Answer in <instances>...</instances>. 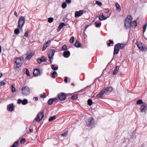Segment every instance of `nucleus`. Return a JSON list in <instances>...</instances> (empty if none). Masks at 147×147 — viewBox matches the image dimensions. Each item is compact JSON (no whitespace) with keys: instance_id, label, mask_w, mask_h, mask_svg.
I'll return each instance as SVG.
<instances>
[{"instance_id":"e433bc0d","label":"nucleus","mask_w":147,"mask_h":147,"mask_svg":"<svg viewBox=\"0 0 147 147\" xmlns=\"http://www.w3.org/2000/svg\"><path fill=\"white\" fill-rule=\"evenodd\" d=\"M57 74V73L56 71H54L52 74V77L53 78H55V75Z\"/></svg>"},{"instance_id":"49530a36","label":"nucleus","mask_w":147,"mask_h":147,"mask_svg":"<svg viewBox=\"0 0 147 147\" xmlns=\"http://www.w3.org/2000/svg\"><path fill=\"white\" fill-rule=\"evenodd\" d=\"M29 31L28 30H27L25 33L24 36H26V37H28V34H29Z\"/></svg>"},{"instance_id":"f704fd0d","label":"nucleus","mask_w":147,"mask_h":147,"mask_svg":"<svg viewBox=\"0 0 147 147\" xmlns=\"http://www.w3.org/2000/svg\"><path fill=\"white\" fill-rule=\"evenodd\" d=\"M28 103V100L27 99H25L23 101H22V103L23 105H25Z\"/></svg>"},{"instance_id":"ea45409f","label":"nucleus","mask_w":147,"mask_h":147,"mask_svg":"<svg viewBox=\"0 0 147 147\" xmlns=\"http://www.w3.org/2000/svg\"><path fill=\"white\" fill-rule=\"evenodd\" d=\"M51 68L52 69H53L54 70H57L58 68V66H55V67L54 65H52L51 66Z\"/></svg>"},{"instance_id":"ddd939ff","label":"nucleus","mask_w":147,"mask_h":147,"mask_svg":"<svg viewBox=\"0 0 147 147\" xmlns=\"http://www.w3.org/2000/svg\"><path fill=\"white\" fill-rule=\"evenodd\" d=\"M58 97L61 100H64V93H60L58 94Z\"/></svg>"},{"instance_id":"a211bd4d","label":"nucleus","mask_w":147,"mask_h":147,"mask_svg":"<svg viewBox=\"0 0 147 147\" xmlns=\"http://www.w3.org/2000/svg\"><path fill=\"white\" fill-rule=\"evenodd\" d=\"M112 87L110 86L109 87H107L105 88L104 89L106 93H107L108 92H111L113 90Z\"/></svg>"},{"instance_id":"f3484780","label":"nucleus","mask_w":147,"mask_h":147,"mask_svg":"<svg viewBox=\"0 0 147 147\" xmlns=\"http://www.w3.org/2000/svg\"><path fill=\"white\" fill-rule=\"evenodd\" d=\"M119 51V49L117 48V47L115 45L114 47L113 55H114L115 54H117L118 53Z\"/></svg>"},{"instance_id":"72a5a7b5","label":"nucleus","mask_w":147,"mask_h":147,"mask_svg":"<svg viewBox=\"0 0 147 147\" xmlns=\"http://www.w3.org/2000/svg\"><path fill=\"white\" fill-rule=\"evenodd\" d=\"M56 118V117L55 116L50 117L49 119V121H51L55 120Z\"/></svg>"},{"instance_id":"9d476101","label":"nucleus","mask_w":147,"mask_h":147,"mask_svg":"<svg viewBox=\"0 0 147 147\" xmlns=\"http://www.w3.org/2000/svg\"><path fill=\"white\" fill-rule=\"evenodd\" d=\"M83 13V11L81 10L76 11L75 13V17H79L82 15Z\"/></svg>"},{"instance_id":"39448f33","label":"nucleus","mask_w":147,"mask_h":147,"mask_svg":"<svg viewBox=\"0 0 147 147\" xmlns=\"http://www.w3.org/2000/svg\"><path fill=\"white\" fill-rule=\"evenodd\" d=\"M140 109L141 112H144L146 113V110H147V104L146 103L144 102L143 104L141 105Z\"/></svg>"},{"instance_id":"6ab92c4d","label":"nucleus","mask_w":147,"mask_h":147,"mask_svg":"<svg viewBox=\"0 0 147 147\" xmlns=\"http://www.w3.org/2000/svg\"><path fill=\"white\" fill-rule=\"evenodd\" d=\"M139 50L142 51H146L147 50V47L145 45L142 46L139 49Z\"/></svg>"},{"instance_id":"f257e3e1","label":"nucleus","mask_w":147,"mask_h":147,"mask_svg":"<svg viewBox=\"0 0 147 147\" xmlns=\"http://www.w3.org/2000/svg\"><path fill=\"white\" fill-rule=\"evenodd\" d=\"M25 22V18L24 17L21 16L19 18L18 28L21 30L23 26L24 25Z\"/></svg>"},{"instance_id":"c756f323","label":"nucleus","mask_w":147,"mask_h":147,"mask_svg":"<svg viewBox=\"0 0 147 147\" xmlns=\"http://www.w3.org/2000/svg\"><path fill=\"white\" fill-rule=\"evenodd\" d=\"M24 72L26 73L27 75L28 76H30V75L29 74V71L26 68H25L24 70Z\"/></svg>"},{"instance_id":"20e7f679","label":"nucleus","mask_w":147,"mask_h":147,"mask_svg":"<svg viewBox=\"0 0 147 147\" xmlns=\"http://www.w3.org/2000/svg\"><path fill=\"white\" fill-rule=\"evenodd\" d=\"M55 52V51L54 49H52L49 51L48 56L51 63H52V61L53 58V57L54 56Z\"/></svg>"},{"instance_id":"423d86ee","label":"nucleus","mask_w":147,"mask_h":147,"mask_svg":"<svg viewBox=\"0 0 147 147\" xmlns=\"http://www.w3.org/2000/svg\"><path fill=\"white\" fill-rule=\"evenodd\" d=\"M44 117L43 113L41 112H39L35 120L38 122H39Z\"/></svg>"},{"instance_id":"4be33fe9","label":"nucleus","mask_w":147,"mask_h":147,"mask_svg":"<svg viewBox=\"0 0 147 147\" xmlns=\"http://www.w3.org/2000/svg\"><path fill=\"white\" fill-rule=\"evenodd\" d=\"M70 53L69 51L66 50L65 51V57L68 58L70 55Z\"/></svg>"},{"instance_id":"f8f14e48","label":"nucleus","mask_w":147,"mask_h":147,"mask_svg":"<svg viewBox=\"0 0 147 147\" xmlns=\"http://www.w3.org/2000/svg\"><path fill=\"white\" fill-rule=\"evenodd\" d=\"M116 47L119 49V50L120 49H122L125 46V45L124 44L118 43L115 45Z\"/></svg>"},{"instance_id":"0e129e2a","label":"nucleus","mask_w":147,"mask_h":147,"mask_svg":"<svg viewBox=\"0 0 147 147\" xmlns=\"http://www.w3.org/2000/svg\"><path fill=\"white\" fill-rule=\"evenodd\" d=\"M53 101H57L58 100V99L57 98H55L53 99Z\"/></svg>"},{"instance_id":"393cba45","label":"nucleus","mask_w":147,"mask_h":147,"mask_svg":"<svg viewBox=\"0 0 147 147\" xmlns=\"http://www.w3.org/2000/svg\"><path fill=\"white\" fill-rule=\"evenodd\" d=\"M78 94H75L72 95L71 97V98L73 100H75L78 98Z\"/></svg>"},{"instance_id":"c9c22d12","label":"nucleus","mask_w":147,"mask_h":147,"mask_svg":"<svg viewBox=\"0 0 147 147\" xmlns=\"http://www.w3.org/2000/svg\"><path fill=\"white\" fill-rule=\"evenodd\" d=\"M19 142L17 141L14 143L11 147H16L18 145Z\"/></svg>"},{"instance_id":"37998d69","label":"nucleus","mask_w":147,"mask_h":147,"mask_svg":"<svg viewBox=\"0 0 147 147\" xmlns=\"http://www.w3.org/2000/svg\"><path fill=\"white\" fill-rule=\"evenodd\" d=\"M96 3L99 6H101L102 5V3L101 2H100L98 1H96Z\"/></svg>"},{"instance_id":"3c124183","label":"nucleus","mask_w":147,"mask_h":147,"mask_svg":"<svg viewBox=\"0 0 147 147\" xmlns=\"http://www.w3.org/2000/svg\"><path fill=\"white\" fill-rule=\"evenodd\" d=\"M109 11V9L108 8L105 9V12L106 13H108Z\"/></svg>"},{"instance_id":"a19ab883","label":"nucleus","mask_w":147,"mask_h":147,"mask_svg":"<svg viewBox=\"0 0 147 147\" xmlns=\"http://www.w3.org/2000/svg\"><path fill=\"white\" fill-rule=\"evenodd\" d=\"M136 136L135 134H133L132 135H130L129 139H134L136 138Z\"/></svg>"},{"instance_id":"412c9836","label":"nucleus","mask_w":147,"mask_h":147,"mask_svg":"<svg viewBox=\"0 0 147 147\" xmlns=\"http://www.w3.org/2000/svg\"><path fill=\"white\" fill-rule=\"evenodd\" d=\"M64 26V23H61L59 25L57 29L58 32H59L63 28Z\"/></svg>"},{"instance_id":"79ce46f5","label":"nucleus","mask_w":147,"mask_h":147,"mask_svg":"<svg viewBox=\"0 0 147 147\" xmlns=\"http://www.w3.org/2000/svg\"><path fill=\"white\" fill-rule=\"evenodd\" d=\"M53 20V18H48V22L49 23L52 22Z\"/></svg>"},{"instance_id":"1a4fd4ad","label":"nucleus","mask_w":147,"mask_h":147,"mask_svg":"<svg viewBox=\"0 0 147 147\" xmlns=\"http://www.w3.org/2000/svg\"><path fill=\"white\" fill-rule=\"evenodd\" d=\"M132 22L130 20L128 21V20L125 19L124 20V26L126 28H131L132 25H131Z\"/></svg>"},{"instance_id":"7ed1b4c3","label":"nucleus","mask_w":147,"mask_h":147,"mask_svg":"<svg viewBox=\"0 0 147 147\" xmlns=\"http://www.w3.org/2000/svg\"><path fill=\"white\" fill-rule=\"evenodd\" d=\"M21 57L17 58L15 61V63L16 64V67L15 68H19L21 66L22 59Z\"/></svg>"},{"instance_id":"6e6552de","label":"nucleus","mask_w":147,"mask_h":147,"mask_svg":"<svg viewBox=\"0 0 147 147\" xmlns=\"http://www.w3.org/2000/svg\"><path fill=\"white\" fill-rule=\"evenodd\" d=\"M108 93H106L104 89L102 90L96 95V98H102V95L104 94H107Z\"/></svg>"},{"instance_id":"c03bdc74","label":"nucleus","mask_w":147,"mask_h":147,"mask_svg":"<svg viewBox=\"0 0 147 147\" xmlns=\"http://www.w3.org/2000/svg\"><path fill=\"white\" fill-rule=\"evenodd\" d=\"M53 100L52 98L50 99L48 101V103L49 105H51L53 102Z\"/></svg>"},{"instance_id":"de8ad7c7","label":"nucleus","mask_w":147,"mask_h":147,"mask_svg":"<svg viewBox=\"0 0 147 147\" xmlns=\"http://www.w3.org/2000/svg\"><path fill=\"white\" fill-rule=\"evenodd\" d=\"M40 96L42 98H45L46 97V94L45 93H44L43 94L40 95Z\"/></svg>"},{"instance_id":"bb28decb","label":"nucleus","mask_w":147,"mask_h":147,"mask_svg":"<svg viewBox=\"0 0 147 147\" xmlns=\"http://www.w3.org/2000/svg\"><path fill=\"white\" fill-rule=\"evenodd\" d=\"M93 103V102L91 99H89L87 100V104L89 106L91 105Z\"/></svg>"},{"instance_id":"13d9d810","label":"nucleus","mask_w":147,"mask_h":147,"mask_svg":"<svg viewBox=\"0 0 147 147\" xmlns=\"http://www.w3.org/2000/svg\"><path fill=\"white\" fill-rule=\"evenodd\" d=\"M22 102V100H21V99H19L18 100V104H20L21 102Z\"/></svg>"},{"instance_id":"0eeeda50","label":"nucleus","mask_w":147,"mask_h":147,"mask_svg":"<svg viewBox=\"0 0 147 147\" xmlns=\"http://www.w3.org/2000/svg\"><path fill=\"white\" fill-rule=\"evenodd\" d=\"M86 124L89 127L93 125L94 123V119L91 117L88 118V120L86 122Z\"/></svg>"},{"instance_id":"4468645a","label":"nucleus","mask_w":147,"mask_h":147,"mask_svg":"<svg viewBox=\"0 0 147 147\" xmlns=\"http://www.w3.org/2000/svg\"><path fill=\"white\" fill-rule=\"evenodd\" d=\"M120 66L119 65H116L113 71V74L114 75H116L118 72V70L119 69Z\"/></svg>"},{"instance_id":"69168bd1","label":"nucleus","mask_w":147,"mask_h":147,"mask_svg":"<svg viewBox=\"0 0 147 147\" xmlns=\"http://www.w3.org/2000/svg\"><path fill=\"white\" fill-rule=\"evenodd\" d=\"M62 7L63 9L64 8V2L62 4Z\"/></svg>"},{"instance_id":"2f4dec72","label":"nucleus","mask_w":147,"mask_h":147,"mask_svg":"<svg viewBox=\"0 0 147 147\" xmlns=\"http://www.w3.org/2000/svg\"><path fill=\"white\" fill-rule=\"evenodd\" d=\"M94 24H96L95 27L97 28H98L100 27L101 24V22L97 23V22H95L94 23Z\"/></svg>"},{"instance_id":"dca6fc26","label":"nucleus","mask_w":147,"mask_h":147,"mask_svg":"<svg viewBox=\"0 0 147 147\" xmlns=\"http://www.w3.org/2000/svg\"><path fill=\"white\" fill-rule=\"evenodd\" d=\"M107 17H105L102 13H101L99 17V20H105L107 19Z\"/></svg>"},{"instance_id":"338daca9","label":"nucleus","mask_w":147,"mask_h":147,"mask_svg":"<svg viewBox=\"0 0 147 147\" xmlns=\"http://www.w3.org/2000/svg\"><path fill=\"white\" fill-rule=\"evenodd\" d=\"M14 15L16 17H18V14H17V12H16V11L15 12Z\"/></svg>"},{"instance_id":"7c9ffc66","label":"nucleus","mask_w":147,"mask_h":147,"mask_svg":"<svg viewBox=\"0 0 147 147\" xmlns=\"http://www.w3.org/2000/svg\"><path fill=\"white\" fill-rule=\"evenodd\" d=\"M131 25L132 26H134V28H135L137 26V22L136 21L134 20L132 22Z\"/></svg>"},{"instance_id":"4c0bfd02","label":"nucleus","mask_w":147,"mask_h":147,"mask_svg":"<svg viewBox=\"0 0 147 147\" xmlns=\"http://www.w3.org/2000/svg\"><path fill=\"white\" fill-rule=\"evenodd\" d=\"M109 42L107 43V45L108 46H110L111 44H113L114 43V42L113 40H109Z\"/></svg>"},{"instance_id":"aec40b11","label":"nucleus","mask_w":147,"mask_h":147,"mask_svg":"<svg viewBox=\"0 0 147 147\" xmlns=\"http://www.w3.org/2000/svg\"><path fill=\"white\" fill-rule=\"evenodd\" d=\"M74 45L76 47L79 48L81 47V44L79 42L78 40H76L75 43Z\"/></svg>"},{"instance_id":"a878e982","label":"nucleus","mask_w":147,"mask_h":147,"mask_svg":"<svg viewBox=\"0 0 147 147\" xmlns=\"http://www.w3.org/2000/svg\"><path fill=\"white\" fill-rule=\"evenodd\" d=\"M143 103V100L142 99H139L137 101L136 104L138 105H142Z\"/></svg>"},{"instance_id":"c85d7f7f","label":"nucleus","mask_w":147,"mask_h":147,"mask_svg":"<svg viewBox=\"0 0 147 147\" xmlns=\"http://www.w3.org/2000/svg\"><path fill=\"white\" fill-rule=\"evenodd\" d=\"M19 28H16L14 30V33L17 35L18 34L20 33V30Z\"/></svg>"},{"instance_id":"bf43d9fd","label":"nucleus","mask_w":147,"mask_h":147,"mask_svg":"<svg viewBox=\"0 0 147 147\" xmlns=\"http://www.w3.org/2000/svg\"><path fill=\"white\" fill-rule=\"evenodd\" d=\"M147 27V23H146L144 26L143 27V28L144 29H146Z\"/></svg>"},{"instance_id":"6e6d98bb","label":"nucleus","mask_w":147,"mask_h":147,"mask_svg":"<svg viewBox=\"0 0 147 147\" xmlns=\"http://www.w3.org/2000/svg\"><path fill=\"white\" fill-rule=\"evenodd\" d=\"M51 42V40H49L46 42V45H48L49 46V45H50Z\"/></svg>"},{"instance_id":"052dcab7","label":"nucleus","mask_w":147,"mask_h":147,"mask_svg":"<svg viewBox=\"0 0 147 147\" xmlns=\"http://www.w3.org/2000/svg\"><path fill=\"white\" fill-rule=\"evenodd\" d=\"M41 59L40 58H39L38 59V62L39 63V64H40L42 62H40V61L41 60H40Z\"/></svg>"},{"instance_id":"f03ea898","label":"nucleus","mask_w":147,"mask_h":147,"mask_svg":"<svg viewBox=\"0 0 147 147\" xmlns=\"http://www.w3.org/2000/svg\"><path fill=\"white\" fill-rule=\"evenodd\" d=\"M22 91L23 94L25 95H28L30 93V89L27 86H24L22 89Z\"/></svg>"},{"instance_id":"5fc2aeb1","label":"nucleus","mask_w":147,"mask_h":147,"mask_svg":"<svg viewBox=\"0 0 147 147\" xmlns=\"http://www.w3.org/2000/svg\"><path fill=\"white\" fill-rule=\"evenodd\" d=\"M5 83L3 81H1L0 82V86H2L5 84Z\"/></svg>"},{"instance_id":"5701e85b","label":"nucleus","mask_w":147,"mask_h":147,"mask_svg":"<svg viewBox=\"0 0 147 147\" xmlns=\"http://www.w3.org/2000/svg\"><path fill=\"white\" fill-rule=\"evenodd\" d=\"M136 44L137 45V46L138 47L139 49L141 47H142V46H144V43L141 42H136Z\"/></svg>"},{"instance_id":"8fccbe9b","label":"nucleus","mask_w":147,"mask_h":147,"mask_svg":"<svg viewBox=\"0 0 147 147\" xmlns=\"http://www.w3.org/2000/svg\"><path fill=\"white\" fill-rule=\"evenodd\" d=\"M65 2L67 4H70L71 3V0H65Z\"/></svg>"},{"instance_id":"e2e57ef3","label":"nucleus","mask_w":147,"mask_h":147,"mask_svg":"<svg viewBox=\"0 0 147 147\" xmlns=\"http://www.w3.org/2000/svg\"><path fill=\"white\" fill-rule=\"evenodd\" d=\"M85 89V88L83 89H82L81 90H80L78 91V92H82L83 91H84Z\"/></svg>"},{"instance_id":"603ef678","label":"nucleus","mask_w":147,"mask_h":147,"mask_svg":"<svg viewBox=\"0 0 147 147\" xmlns=\"http://www.w3.org/2000/svg\"><path fill=\"white\" fill-rule=\"evenodd\" d=\"M26 141V139L25 138H23L21 139L20 141V143H24Z\"/></svg>"},{"instance_id":"680f3d73","label":"nucleus","mask_w":147,"mask_h":147,"mask_svg":"<svg viewBox=\"0 0 147 147\" xmlns=\"http://www.w3.org/2000/svg\"><path fill=\"white\" fill-rule=\"evenodd\" d=\"M90 26V25H86L85 26V30H86L87 28L88 27H89V26Z\"/></svg>"},{"instance_id":"09e8293b","label":"nucleus","mask_w":147,"mask_h":147,"mask_svg":"<svg viewBox=\"0 0 147 147\" xmlns=\"http://www.w3.org/2000/svg\"><path fill=\"white\" fill-rule=\"evenodd\" d=\"M12 91L13 92H14L16 91L15 88L13 85H12Z\"/></svg>"},{"instance_id":"4d7b16f0","label":"nucleus","mask_w":147,"mask_h":147,"mask_svg":"<svg viewBox=\"0 0 147 147\" xmlns=\"http://www.w3.org/2000/svg\"><path fill=\"white\" fill-rule=\"evenodd\" d=\"M68 78L67 77H65V82L67 83L68 82Z\"/></svg>"},{"instance_id":"9b49d317","label":"nucleus","mask_w":147,"mask_h":147,"mask_svg":"<svg viewBox=\"0 0 147 147\" xmlns=\"http://www.w3.org/2000/svg\"><path fill=\"white\" fill-rule=\"evenodd\" d=\"M14 109V105L13 104L9 105L7 107V110L10 112L12 111Z\"/></svg>"},{"instance_id":"774afa93","label":"nucleus","mask_w":147,"mask_h":147,"mask_svg":"<svg viewBox=\"0 0 147 147\" xmlns=\"http://www.w3.org/2000/svg\"><path fill=\"white\" fill-rule=\"evenodd\" d=\"M34 98L35 100L36 101L38 100V98L37 97H35Z\"/></svg>"},{"instance_id":"473e14b6","label":"nucleus","mask_w":147,"mask_h":147,"mask_svg":"<svg viewBox=\"0 0 147 147\" xmlns=\"http://www.w3.org/2000/svg\"><path fill=\"white\" fill-rule=\"evenodd\" d=\"M132 19L133 18L132 16L131 15L128 16L125 19H127V20H128V21L130 20L131 22H132Z\"/></svg>"},{"instance_id":"b1692460","label":"nucleus","mask_w":147,"mask_h":147,"mask_svg":"<svg viewBox=\"0 0 147 147\" xmlns=\"http://www.w3.org/2000/svg\"><path fill=\"white\" fill-rule=\"evenodd\" d=\"M115 4L116 5L117 10L119 11H120L121 9L120 5L118 4L117 2H116Z\"/></svg>"},{"instance_id":"a18cd8bd","label":"nucleus","mask_w":147,"mask_h":147,"mask_svg":"<svg viewBox=\"0 0 147 147\" xmlns=\"http://www.w3.org/2000/svg\"><path fill=\"white\" fill-rule=\"evenodd\" d=\"M40 62H43L46 61V59L44 56H42L40 58Z\"/></svg>"},{"instance_id":"864d4df0","label":"nucleus","mask_w":147,"mask_h":147,"mask_svg":"<svg viewBox=\"0 0 147 147\" xmlns=\"http://www.w3.org/2000/svg\"><path fill=\"white\" fill-rule=\"evenodd\" d=\"M48 45H44L43 46V49L42 50V51H44V50H45L47 48V47H48Z\"/></svg>"},{"instance_id":"2eb2a0df","label":"nucleus","mask_w":147,"mask_h":147,"mask_svg":"<svg viewBox=\"0 0 147 147\" xmlns=\"http://www.w3.org/2000/svg\"><path fill=\"white\" fill-rule=\"evenodd\" d=\"M34 75L36 76H37L40 75V72L39 69H34L33 72Z\"/></svg>"},{"instance_id":"cd10ccee","label":"nucleus","mask_w":147,"mask_h":147,"mask_svg":"<svg viewBox=\"0 0 147 147\" xmlns=\"http://www.w3.org/2000/svg\"><path fill=\"white\" fill-rule=\"evenodd\" d=\"M33 56V55L31 53H30L29 54L27 55L26 59L28 60H29Z\"/></svg>"},{"instance_id":"58836bf2","label":"nucleus","mask_w":147,"mask_h":147,"mask_svg":"<svg viewBox=\"0 0 147 147\" xmlns=\"http://www.w3.org/2000/svg\"><path fill=\"white\" fill-rule=\"evenodd\" d=\"M74 40V37L72 36L71 37L70 39L69 42L71 43H73Z\"/></svg>"}]
</instances>
